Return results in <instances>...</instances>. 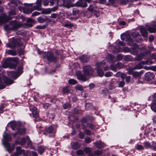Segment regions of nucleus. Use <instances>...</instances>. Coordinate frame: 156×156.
I'll return each mask as SVG.
<instances>
[{"label": "nucleus", "mask_w": 156, "mask_h": 156, "mask_svg": "<svg viewBox=\"0 0 156 156\" xmlns=\"http://www.w3.org/2000/svg\"><path fill=\"white\" fill-rule=\"evenodd\" d=\"M8 53L9 54L12 55H16V51L14 50H8Z\"/></svg>", "instance_id": "obj_42"}, {"label": "nucleus", "mask_w": 156, "mask_h": 156, "mask_svg": "<svg viewBox=\"0 0 156 156\" xmlns=\"http://www.w3.org/2000/svg\"><path fill=\"white\" fill-rule=\"evenodd\" d=\"M16 12V10L15 9H12L9 12V16H7L3 13L1 14L0 15V25L5 23L9 20H11L12 18L10 16L15 15Z\"/></svg>", "instance_id": "obj_1"}, {"label": "nucleus", "mask_w": 156, "mask_h": 156, "mask_svg": "<svg viewBox=\"0 0 156 156\" xmlns=\"http://www.w3.org/2000/svg\"><path fill=\"white\" fill-rule=\"evenodd\" d=\"M57 61L56 57L55 56L52 52H49V62H56Z\"/></svg>", "instance_id": "obj_18"}, {"label": "nucleus", "mask_w": 156, "mask_h": 156, "mask_svg": "<svg viewBox=\"0 0 156 156\" xmlns=\"http://www.w3.org/2000/svg\"><path fill=\"white\" fill-rule=\"evenodd\" d=\"M87 126L89 128L92 129H93L94 127V126L93 124L90 123L87 124Z\"/></svg>", "instance_id": "obj_56"}, {"label": "nucleus", "mask_w": 156, "mask_h": 156, "mask_svg": "<svg viewBox=\"0 0 156 156\" xmlns=\"http://www.w3.org/2000/svg\"><path fill=\"white\" fill-rule=\"evenodd\" d=\"M86 76L85 75H83L82 74H80L78 76V78L79 79L83 80V81H85L87 80V78L86 77Z\"/></svg>", "instance_id": "obj_28"}, {"label": "nucleus", "mask_w": 156, "mask_h": 156, "mask_svg": "<svg viewBox=\"0 0 156 156\" xmlns=\"http://www.w3.org/2000/svg\"><path fill=\"white\" fill-rule=\"evenodd\" d=\"M4 138L5 139L6 141L8 142V141H10L11 139V137L10 135L9 134H6L4 136Z\"/></svg>", "instance_id": "obj_34"}, {"label": "nucleus", "mask_w": 156, "mask_h": 156, "mask_svg": "<svg viewBox=\"0 0 156 156\" xmlns=\"http://www.w3.org/2000/svg\"><path fill=\"white\" fill-rule=\"evenodd\" d=\"M148 31L151 33L156 32V25H155L154 27H149L147 29Z\"/></svg>", "instance_id": "obj_26"}, {"label": "nucleus", "mask_w": 156, "mask_h": 156, "mask_svg": "<svg viewBox=\"0 0 156 156\" xmlns=\"http://www.w3.org/2000/svg\"><path fill=\"white\" fill-rule=\"evenodd\" d=\"M84 133L87 135H90L91 134V131L88 129H86L84 130Z\"/></svg>", "instance_id": "obj_54"}, {"label": "nucleus", "mask_w": 156, "mask_h": 156, "mask_svg": "<svg viewBox=\"0 0 156 156\" xmlns=\"http://www.w3.org/2000/svg\"><path fill=\"white\" fill-rule=\"evenodd\" d=\"M152 62L150 60H147L146 61H142L140 62L137 65L134 67V69H139L143 67L142 65L151 64Z\"/></svg>", "instance_id": "obj_9"}, {"label": "nucleus", "mask_w": 156, "mask_h": 156, "mask_svg": "<svg viewBox=\"0 0 156 156\" xmlns=\"http://www.w3.org/2000/svg\"><path fill=\"white\" fill-rule=\"evenodd\" d=\"M79 10L76 9V8H73L72 10V14L73 15L75 16L77 14H78L79 13Z\"/></svg>", "instance_id": "obj_37"}, {"label": "nucleus", "mask_w": 156, "mask_h": 156, "mask_svg": "<svg viewBox=\"0 0 156 156\" xmlns=\"http://www.w3.org/2000/svg\"><path fill=\"white\" fill-rule=\"evenodd\" d=\"M134 44V48H131L130 51L131 54L136 55L138 53V51L136 49V48H138V46L136 44Z\"/></svg>", "instance_id": "obj_21"}, {"label": "nucleus", "mask_w": 156, "mask_h": 156, "mask_svg": "<svg viewBox=\"0 0 156 156\" xmlns=\"http://www.w3.org/2000/svg\"><path fill=\"white\" fill-rule=\"evenodd\" d=\"M2 77H3L4 78V83L7 85L11 84H12L13 82V80L9 79L8 77H4L3 76V75L0 74V88L1 89H3V88H4L5 87V86L2 84V80H1Z\"/></svg>", "instance_id": "obj_4"}, {"label": "nucleus", "mask_w": 156, "mask_h": 156, "mask_svg": "<svg viewBox=\"0 0 156 156\" xmlns=\"http://www.w3.org/2000/svg\"><path fill=\"white\" fill-rule=\"evenodd\" d=\"M74 0H65V7L67 8L75 6V4H73Z\"/></svg>", "instance_id": "obj_14"}, {"label": "nucleus", "mask_w": 156, "mask_h": 156, "mask_svg": "<svg viewBox=\"0 0 156 156\" xmlns=\"http://www.w3.org/2000/svg\"><path fill=\"white\" fill-rule=\"evenodd\" d=\"M154 74L151 72L146 73L145 75V78L146 80H149L154 79Z\"/></svg>", "instance_id": "obj_16"}, {"label": "nucleus", "mask_w": 156, "mask_h": 156, "mask_svg": "<svg viewBox=\"0 0 156 156\" xmlns=\"http://www.w3.org/2000/svg\"><path fill=\"white\" fill-rule=\"evenodd\" d=\"M41 2L38 0H37L36 2V6H34L33 7L29 9L26 8L23 9V10L24 13L26 14H29L31 13L35 10L41 11L42 8L41 7Z\"/></svg>", "instance_id": "obj_2"}, {"label": "nucleus", "mask_w": 156, "mask_h": 156, "mask_svg": "<svg viewBox=\"0 0 156 156\" xmlns=\"http://www.w3.org/2000/svg\"><path fill=\"white\" fill-rule=\"evenodd\" d=\"M68 83L70 84H76L77 83V81L73 79H70L68 81Z\"/></svg>", "instance_id": "obj_39"}, {"label": "nucleus", "mask_w": 156, "mask_h": 156, "mask_svg": "<svg viewBox=\"0 0 156 156\" xmlns=\"http://www.w3.org/2000/svg\"><path fill=\"white\" fill-rule=\"evenodd\" d=\"M58 9V7L57 6H56L51 9H49V13L52 12H55Z\"/></svg>", "instance_id": "obj_44"}, {"label": "nucleus", "mask_w": 156, "mask_h": 156, "mask_svg": "<svg viewBox=\"0 0 156 156\" xmlns=\"http://www.w3.org/2000/svg\"><path fill=\"white\" fill-rule=\"evenodd\" d=\"M111 68L112 70L113 71L116 72L117 71V68L116 67V65H112L111 66Z\"/></svg>", "instance_id": "obj_52"}, {"label": "nucleus", "mask_w": 156, "mask_h": 156, "mask_svg": "<svg viewBox=\"0 0 156 156\" xmlns=\"http://www.w3.org/2000/svg\"><path fill=\"white\" fill-rule=\"evenodd\" d=\"M83 71L84 75L89 76L93 75L94 70L90 66H86L83 67Z\"/></svg>", "instance_id": "obj_5"}, {"label": "nucleus", "mask_w": 156, "mask_h": 156, "mask_svg": "<svg viewBox=\"0 0 156 156\" xmlns=\"http://www.w3.org/2000/svg\"><path fill=\"white\" fill-rule=\"evenodd\" d=\"M114 57V55H113L111 54L108 55L107 56V58L110 60H112Z\"/></svg>", "instance_id": "obj_63"}, {"label": "nucleus", "mask_w": 156, "mask_h": 156, "mask_svg": "<svg viewBox=\"0 0 156 156\" xmlns=\"http://www.w3.org/2000/svg\"><path fill=\"white\" fill-rule=\"evenodd\" d=\"M73 24L71 23H68L67 21L66 22V23L64 25V27H72L73 26Z\"/></svg>", "instance_id": "obj_49"}, {"label": "nucleus", "mask_w": 156, "mask_h": 156, "mask_svg": "<svg viewBox=\"0 0 156 156\" xmlns=\"http://www.w3.org/2000/svg\"><path fill=\"white\" fill-rule=\"evenodd\" d=\"M121 37L122 40L125 41H127L128 40L131 38L130 35L128 33L123 34H121Z\"/></svg>", "instance_id": "obj_19"}, {"label": "nucleus", "mask_w": 156, "mask_h": 156, "mask_svg": "<svg viewBox=\"0 0 156 156\" xmlns=\"http://www.w3.org/2000/svg\"><path fill=\"white\" fill-rule=\"evenodd\" d=\"M104 64L102 62L97 63V73L98 75L100 76H102L104 74V72L101 68L103 66Z\"/></svg>", "instance_id": "obj_7"}, {"label": "nucleus", "mask_w": 156, "mask_h": 156, "mask_svg": "<svg viewBox=\"0 0 156 156\" xmlns=\"http://www.w3.org/2000/svg\"><path fill=\"white\" fill-rule=\"evenodd\" d=\"M151 108L153 111L156 112V103L152 104Z\"/></svg>", "instance_id": "obj_46"}, {"label": "nucleus", "mask_w": 156, "mask_h": 156, "mask_svg": "<svg viewBox=\"0 0 156 156\" xmlns=\"http://www.w3.org/2000/svg\"><path fill=\"white\" fill-rule=\"evenodd\" d=\"M117 58L118 60H121L123 58L122 55V54H118L117 56Z\"/></svg>", "instance_id": "obj_62"}, {"label": "nucleus", "mask_w": 156, "mask_h": 156, "mask_svg": "<svg viewBox=\"0 0 156 156\" xmlns=\"http://www.w3.org/2000/svg\"><path fill=\"white\" fill-rule=\"evenodd\" d=\"M18 69L19 70L18 72L12 71L9 73V75L11 77L14 79L17 78L22 73V70L23 67L22 66H20L18 67Z\"/></svg>", "instance_id": "obj_6"}, {"label": "nucleus", "mask_w": 156, "mask_h": 156, "mask_svg": "<svg viewBox=\"0 0 156 156\" xmlns=\"http://www.w3.org/2000/svg\"><path fill=\"white\" fill-rule=\"evenodd\" d=\"M85 142L87 143H89L91 142L90 138L89 137H87L85 139Z\"/></svg>", "instance_id": "obj_60"}, {"label": "nucleus", "mask_w": 156, "mask_h": 156, "mask_svg": "<svg viewBox=\"0 0 156 156\" xmlns=\"http://www.w3.org/2000/svg\"><path fill=\"white\" fill-rule=\"evenodd\" d=\"M76 153L78 155H82L83 154V151L81 150H79L76 151Z\"/></svg>", "instance_id": "obj_55"}, {"label": "nucleus", "mask_w": 156, "mask_h": 156, "mask_svg": "<svg viewBox=\"0 0 156 156\" xmlns=\"http://www.w3.org/2000/svg\"><path fill=\"white\" fill-rule=\"evenodd\" d=\"M131 36L135 38V40L137 42H139L141 38V36L137 32H133Z\"/></svg>", "instance_id": "obj_15"}, {"label": "nucleus", "mask_w": 156, "mask_h": 156, "mask_svg": "<svg viewBox=\"0 0 156 156\" xmlns=\"http://www.w3.org/2000/svg\"><path fill=\"white\" fill-rule=\"evenodd\" d=\"M26 133V129L25 128L20 129L18 128L17 130V132L15 133H13V135L15 137L18 134L22 135L25 134Z\"/></svg>", "instance_id": "obj_20"}, {"label": "nucleus", "mask_w": 156, "mask_h": 156, "mask_svg": "<svg viewBox=\"0 0 156 156\" xmlns=\"http://www.w3.org/2000/svg\"><path fill=\"white\" fill-rule=\"evenodd\" d=\"M68 18L70 20H76L77 19H78V18L76 17H75V16H69V15H68Z\"/></svg>", "instance_id": "obj_57"}, {"label": "nucleus", "mask_w": 156, "mask_h": 156, "mask_svg": "<svg viewBox=\"0 0 156 156\" xmlns=\"http://www.w3.org/2000/svg\"><path fill=\"white\" fill-rule=\"evenodd\" d=\"M112 74L113 73L112 72H108L105 73V76L107 77H108L111 76Z\"/></svg>", "instance_id": "obj_53"}, {"label": "nucleus", "mask_w": 156, "mask_h": 156, "mask_svg": "<svg viewBox=\"0 0 156 156\" xmlns=\"http://www.w3.org/2000/svg\"><path fill=\"white\" fill-rule=\"evenodd\" d=\"M10 23L12 30H16L22 26L21 23H19L15 20L11 21Z\"/></svg>", "instance_id": "obj_10"}, {"label": "nucleus", "mask_w": 156, "mask_h": 156, "mask_svg": "<svg viewBox=\"0 0 156 156\" xmlns=\"http://www.w3.org/2000/svg\"><path fill=\"white\" fill-rule=\"evenodd\" d=\"M26 142V140L24 138H22L20 142V144L21 145H23L25 144ZM17 144H19V143H17Z\"/></svg>", "instance_id": "obj_48"}, {"label": "nucleus", "mask_w": 156, "mask_h": 156, "mask_svg": "<svg viewBox=\"0 0 156 156\" xmlns=\"http://www.w3.org/2000/svg\"><path fill=\"white\" fill-rule=\"evenodd\" d=\"M20 123L16 121H12L9 122L8 125H10L12 130H17L18 129V126H19Z\"/></svg>", "instance_id": "obj_12"}, {"label": "nucleus", "mask_w": 156, "mask_h": 156, "mask_svg": "<svg viewBox=\"0 0 156 156\" xmlns=\"http://www.w3.org/2000/svg\"><path fill=\"white\" fill-rule=\"evenodd\" d=\"M28 24L30 27H31L33 26V23H34V21L31 18H28L27 20Z\"/></svg>", "instance_id": "obj_27"}, {"label": "nucleus", "mask_w": 156, "mask_h": 156, "mask_svg": "<svg viewBox=\"0 0 156 156\" xmlns=\"http://www.w3.org/2000/svg\"><path fill=\"white\" fill-rule=\"evenodd\" d=\"M37 151L41 154H42L44 151V148L41 146H39L37 147Z\"/></svg>", "instance_id": "obj_38"}, {"label": "nucleus", "mask_w": 156, "mask_h": 156, "mask_svg": "<svg viewBox=\"0 0 156 156\" xmlns=\"http://www.w3.org/2000/svg\"><path fill=\"white\" fill-rule=\"evenodd\" d=\"M94 6L92 5H90L88 8L87 10L90 12H93L94 11Z\"/></svg>", "instance_id": "obj_51"}, {"label": "nucleus", "mask_w": 156, "mask_h": 156, "mask_svg": "<svg viewBox=\"0 0 156 156\" xmlns=\"http://www.w3.org/2000/svg\"><path fill=\"white\" fill-rule=\"evenodd\" d=\"M42 11L41 13L44 14H48L49 13V10L48 9H42L41 10Z\"/></svg>", "instance_id": "obj_50"}, {"label": "nucleus", "mask_w": 156, "mask_h": 156, "mask_svg": "<svg viewBox=\"0 0 156 156\" xmlns=\"http://www.w3.org/2000/svg\"><path fill=\"white\" fill-rule=\"evenodd\" d=\"M4 29L7 31H9L10 30H12L11 26L8 25H5L4 27Z\"/></svg>", "instance_id": "obj_41"}, {"label": "nucleus", "mask_w": 156, "mask_h": 156, "mask_svg": "<svg viewBox=\"0 0 156 156\" xmlns=\"http://www.w3.org/2000/svg\"><path fill=\"white\" fill-rule=\"evenodd\" d=\"M3 144L7 150V151L11 153L14 150L13 146H10L9 144L6 141H5Z\"/></svg>", "instance_id": "obj_13"}, {"label": "nucleus", "mask_w": 156, "mask_h": 156, "mask_svg": "<svg viewBox=\"0 0 156 156\" xmlns=\"http://www.w3.org/2000/svg\"><path fill=\"white\" fill-rule=\"evenodd\" d=\"M80 59L82 62H87L88 60V58L83 55L81 56L80 57Z\"/></svg>", "instance_id": "obj_30"}, {"label": "nucleus", "mask_w": 156, "mask_h": 156, "mask_svg": "<svg viewBox=\"0 0 156 156\" xmlns=\"http://www.w3.org/2000/svg\"><path fill=\"white\" fill-rule=\"evenodd\" d=\"M21 154H23V155L27 156V154L25 152V151L24 150L22 149L21 148L19 147H16V151L13 154H14V156H18Z\"/></svg>", "instance_id": "obj_11"}, {"label": "nucleus", "mask_w": 156, "mask_h": 156, "mask_svg": "<svg viewBox=\"0 0 156 156\" xmlns=\"http://www.w3.org/2000/svg\"><path fill=\"white\" fill-rule=\"evenodd\" d=\"M20 40L18 37H13L12 41L7 44V46L9 48H14L19 47L21 45L20 43Z\"/></svg>", "instance_id": "obj_3"}, {"label": "nucleus", "mask_w": 156, "mask_h": 156, "mask_svg": "<svg viewBox=\"0 0 156 156\" xmlns=\"http://www.w3.org/2000/svg\"><path fill=\"white\" fill-rule=\"evenodd\" d=\"M87 6V3L85 2H83V1H78L75 4V6L76 7L84 8L86 7Z\"/></svg>", "instance_id": "obj_17"}, {"label": "nucleus", "mask_w": 156, "mask_h": 156, "mask_svg": "<svg viewBox=\"0 0 156 156\" xmlns=\"http://www.w3.org/2000/svg\"><path fill=\"white\" fill-rule=\"evenodd\" d=\"M40 14H41L40 12H37V11H35V12H34L32 14L31 16H33V17H34V16H36L39 15Z\"/></svg>", "instance_id": "obj_61"}, {"label": "nucleus", "mask_w": 156, "mask_h": 156, "mask_svg": "<svg viewBox=\"0 0 156 156\" xmlns=\"http://www.w3.org/2000/svg\"><path fill=\"white\" fill-rule=\"evenodd\" d=\"M101 94L105 96H107L109 94V91L107 88H105L102 90Z\"/></svg>", "instance_id": "obj_33"}, {"label": "nucleus", "mask_w": 156, "mask_h": 156, "mask_svg": "<svg viewBox=\"0 0 156 156\" xmlns=\"http://www.w3.org/2000/svg\"><path fill=\"white\" fill-rule=\"evenodd\" d=\"M140 32L142 35L145 37H147V30L146 28H141L140 29Z\"/></svg>", "instance_id": "obj_22"}, {"label": "nucleus", "mask_w": 156, "mask_h": 156, "mask_svg": "<svg viewBox=\"0 0 156 156\" xmlns=\"http://www.w3.org/2000/svg\"><path fill=\"white\" fill-rule=\"evenodd\" d=\"M150 59H154L155 61H156V56L155 54H151L150 56Z\"/></svg>", "instance_id": "obj_64"}, {"label": "nucleus", "mask_w": 156, "mask_h": 156, "mask_svg": "<svg viewBox=\"0 0 156 156\" xmlns=\"http://www.w3.org/2000/svg\"><path fill=\"white\" fill-rule=\"evenodd\" d=\"M123 51L125 52H128L130 51V49L128 47H125L123 48Z\"/></svg>", "instance_id": "obj_58"}, {"label": "nucleus", "mask_w": 156, "mask_h": 156, "mask_svg": "<svg viewBox=\"0 0 156 156\" xmlns=\"http://www.w3.org/2000/svg\"><path fill=\"white\" fill-rule=\"evenodd\" d=\"M136 69H134V67L133 68H129L128 69V73L129 74L132 75L134 72L133 70Z\"/></svg>", "instance_id": "obj_40"}, {"label": "nucleus", "mask_w": 156, "mask_h": 156, "mask_svg": "<svg viewBox=\"0 0 156 156\" xmlns=\"http://www.w3.org/2000/svg\"><path fill=\"white\" fill-rule=\"evenodd\" d=\"M63 91L64 93H68L70 91V89H69V87H66L63 88Z\"/></svg>", "instance_id": "obj_43"}, {"label": "nucleus", "mask_w": 156, "mask_h": 156, "mask_svg": "<svg viewBox=\"0 0 156 156\" xmlns=\"http://www.w3.org/2000/svg\"><path fill=\"white\" fill-rule=\"evenodd\" d=\"M143 56V55L142 54L140 53L136 56L135 59L137 61H140L142 59Z\"/></svg>", "instance_id": "obj_31"}, {"label": "nucleus", "mask_w": 156, "mask_h": 156, "mask_svg": "<svg viewBox=\"0 0 156 156\" xmlns=\"http://www.w3.org/2000/svg\"><path fill=\"white\" fill-rule=\"evenodd\" d=\"M127 42V44L129 46H133L134 44V41L131 38L128 40Z\"/></svg>", "instance_id": "obj_36"}, {"label": "nucleus", "mask_w": 156, "mask_h": 156, "mask_svg": "<svg viewBox=\"0 0 156 156\" xmlns=\"http://www.w3.org/2000/svg\"><path fill=\"white\" fill-rule=\"evenodd\" d=\"M94 144H95L97 147L99 148H101L104 147V144L100 141H98L96 142H94Z\"/></svg>", "instance_id": "obj_23"}, {"label": "nucleus", "mask_w": 156, "mask_h": 156, "mask_svg": "<svg viewBox=\"0 0 156 156\" xmlns=\"http://www.w3.org/2000/svg\"><path fill=\"white\" fill-rule=\"evenodd\" d=\"M132 56L130 55H127L125 56L124 59L126 61H131L132 60Z\"/></svg>", "instance_id": "obj_35"}, {"label": "nucleus", "mask_w": 156, "mask_h": 156, "mask_svg": "<svg viewBox=\"0 0 156 156\" xmlns=\"http://www.w3.org/2000/svg\"><path fill=\"white\" fill-rule=\"evenodd\" d=\"M88 121L87 116L83 117L81 120V122L83 123H86Z\"/></svg>", "instance_id": "obj_47"}, {"label": "nucleus", "mask_w": 156, "mask_h": 156, "mask_svg": "<svg viewBox=\"0 0 156 156\" xmlns=\"http://www.w3.org/2000/svg\"><path fill=\"white\" fill-rule=\"evenodd\" d=\"M141 74H142L140 72H138L134 71L132 75L135 78H137L140 77L141 76Z\"/></svg>", "instance_id": "obj_29"}, {"label": "nucleus", "mask_w": 156, "mask_h": 156, "mask_svg": "<svg viewBox=\"0 0 156 156\" xmlns=\"http://www.w3.org/2000/svg\"><path fill=\"white\" fill-rule=\"evenodd\" d=\"M79 147V144L77 142L74 143L72 146V148L74 150L76 149Z\"/></svg>", "instance_id": "obj_32"}, {"label": "nucleus", "mask_w": 156, "mask_h": 156, "mask_svg": "<svg viewBox=\"0 0 156 156\" xmlns=\"http://www.w3.org/2000/svg\"><path fill=\"white\" fill-rule=\"evenodd\" d=\"M57 3L58 5L60 6H64L65 7V0H58Z\"/></svg>", "instance_id": "obj_25"}, {"label": "nucleus", "mask_w": 156, "mask_h": 156, "mask_svg": "<svg viewBox=\"0 0 156 156\" xmlns=\"http://www.w3.org/2000/svg\"><path fill=\"white\" fill-rule=\"evenodd\" d=\"M30 110L32 112L33 117L35 118H37L39 117V112L37 110L36 107L34 105H31L29 107Z\"/></svg>", "instance_id": "obj_8"}, {"label": "nucleus", "mask_w": 156, "mask_h": 156, "mask_svg": "<svg viewBox=\"0 0 156 156\" xmlns=\"http://www.w3.org/2000/svg\"><path fill=\"white\" fill-rule=\"evenodd\" d=\"M45 19H44L43 17L40 16L38 17L37 20L38 21L41 23L43 22L44 21Z\"/></svg>", "instance_id": "obj_45"}, {"label": "nucleus", "mask_w": 156, "mask_h": 156, "mask_svg": "<svg viewBox=\"0 0 156 156\" xmlns=\"http://www.w3.org/2000/svg\"><path fill=\"white\" fill-rule=\"evenodd\" d=\"M84 151L86 153H89L91 151V149L89 147H86L84 149Z\"/></svg>", "instance_id": "obj_59"}, {"label": "nucleus", "mask_w": 156, "mask_h": 156, "mask_svg": "<svg viewBox=\"0 0 156 156\" xmlns=\"http://www.w3.org/2000/svg\"><path fill=\"white\" fill-rule=\"evenodd\" d=\"M56 127L55 126H49V133H52L53 136H55V133L56 132Z\"/></svg>", "instance_id": "obj_24"}]
</instances>
